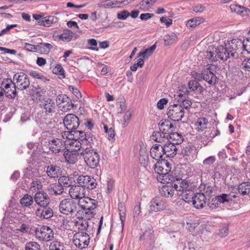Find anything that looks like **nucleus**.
<instances>
[{
    "label": "nucleus",
    "instance_id": "1",
    "mask_svg": "<svg viewBox=\"0 0 250 250\" xmlns=\"http://www.w3.org/2000/svg\"><path fill=\"white\" fill-rule=\"evenodd\" d=\"M80 154L83 156L84 162L89 168L94 169L99 166L100 156L91 147L83 148Z\"/></svg>",
    "mask_w": 250,
    "mask_h": 250
},
{
    "label": "nucleus",
    "instance_id": "2",
    "mask_svg": "<svg viewBox=\"0 0 250 250\" xmlns=\"http://www.w3.org/2000/svg\"><path fill=\"white\" fill-rule=\"evenodd\" d=\"M190 196H192L191 200H181L178 201V203L184 206L188 203L192 202L194 207L197 209L203 208L206 204L207 198L204 193H196L194 194V196L190 195Z\"/></svg>",
    "mask_w": 250,
    "mask_h": 250
},
{
    "label": "nucleus",
    "instance_id": "3",
    "mask_svg": "<svg viewBox=\"0 0 250 250\" xmlns=\"http://www.w3.org/2000/svg\"><path fill=\"white\" fill-rule=\"evenodd\" d=\"M35 236L39 240L48 241L54 237L52 229L47 226H42L40 228H36L34 231Z\"/></svg>",
    "mask_w": 250,
    "mask_h": 250
},
{
    "label": "nucleus",
    "instance_id": "4",
    "mask_svg": "<svg viewBox=\"0 0 250 250\" xmlns=\"http://www.w3.org/2000/svg\"><path fill=\"white\" fill-rule=\"evenodd\" d=\"M77 208V203L73 199L70 198L62 200L59 205L60 212L66 215L76 211Z\"/></svg>",
    "mask_w": 250,
    "mask_h": 250
},
{
    "label": "nucleus",
    "instance_id": "5",
    "mask_svg": "<svg viewBox=\"0 0 250 250\" xmlns=\"http://www.w3.org/2000/svg\"><path fill=\"white\" fill-rule=\"evenodd\" d=\"M13 81L15 83L16 88L20 90L26 89L30 84L28 76L23 72L14 74Z\"/></svg>",
    "mask_w": 250,
    "mask_h": 250
},
{
    "label": "nucleus",
    "instance_id": "6",
    "mask_svg": "<svg viewBox=\"0 0 250 250\" xmlns=\"http://www.w3.org/2000/svg\"><path fill=\"white\" fill-rule=\"evenodd\" d=\"M167 115L171 120L178 122L184 117V111H183V108L181 106L174 104L168 107Z\"/></svg>",
    "mask_w": 250,
    "mask_h": 250
},
{
    "label": "nucleus",
    "instance_id": "7",
    "mask_svg": "<svg viewBox=\"0 0 250 250\" xmlns=\"http://www.w3.org/2000/svg\"><path fill=\"white\" fill-rule=\"evenodd\" d=\"M89 240V236L87 233L79 231L74 235L73 242L77 247L83 249L88 245Z\"/></svg>",
    "mask_w": 250,
    "mask_h": 250
},
{
    "label": "nucleus",
    "instance_id": "8",
    "mask_svg": "<svg viewBox=\"0 0 250 250\" xmlns=\"http://www.w3.org/2000/svg\"><path fill=\"white\" fill-rule=\"evenodd\" d=\"M78 184L83 188L88 190L95 188L97 185L96 180L93 177L88 175H80L77 179Z\"/></svg>",
    "mask_w": 250,
    "mask_h": 250
},
{
    "label": "nucleus",
    "instance_id": "9",
    "mask_svg": "<svg viewBox=\"0 0 250 250\" xmlns=\"http://www.w3.org/2000/svg\"><path fill=\"white\" fill-rule=\"evenodd\" d=\"M231 57L236 58L238 57V51H240L241 47L243 48L244 42L238 39H233L225 44Z\"/></svg>",
    "mask_w": 250,
    "mask_h": 250
},
{
    "label": "nucleus",
    "instance_id": "10",
    "mask_svg": "<svg viewBox=\"0 0 250 250\" xmlns=\"http://www.w3.org/2000/svg\"><path fill=\"white\" fill-rule=\"evenodd\" d=\"M63 123L68 130L77 129L80 125V120L75 114H68L63 119Z\"/></svg>",
    "mask_w": 250,
    "mask_h": 250
},
{
    "label": "nucleus",
    "instance_id": "11",
    "mask_svg": "<svg viewBox=\"0 0 250 250\" xmlns=\"http://www.w3.org/2000/svg\"><path fill=\"white\" fill-rule=\"evenodd\" d=\"M36 204L40 207H47L50 202V199L48 194L43 191L37 192L34 196Z\"/></svg>",
    "mask_w": 250,
    "mask_h": 250
},
{
    "label": "nucleus",
    "instance_id": "12",
    "mask_svg": "<svg viewBox=\"0 0 250 250\" xmlns=\"http://www.w3.org/2000/svg\"><path fill=\"white\" fill-rule=\"evenodd\" d=\"M201 77L210 85H214L218 82V78L211 71L210 66L202 71Z\"/></svg>",
    "mask_w": 250,
    "mask_h": 250
},
{
    "label": "nucleus",
    "instance_id": "13",
    "mask_svg": "<svg viewBox=\"0 0 250 250\" xmlns=\"http://www.w3.org/2000/svg\"><path fill=\"white\" fill-rule=\"evenodd\" d=\"M167 208L165 200L161 197H156L153 199L150 203L149 212H157L164 210Z\"/></svg>",
    "mask_w": 250,
    "mask_h": 250
},
{
    "label": "nucleus",
    "instance_id": "14",
    "mask_svg": "<svg viewBox=\"0 0 250 250\" xmlns=\"http://www.w3.org/2000/svg\"><path fill=\"white\" fill-rule=\"evenodd\" d=\"M69 194L72 199H79L81 200L85 195L84 188L80 185H73L69 190Z\"/></svg>",
    "mask_w": 250,
    "mask_h": 250
},
{
    "label": "nucleus",
    "instance_id": "15",
    "mask_svg": "<svg viewBox=\"0 0 250 250\" xmlns=\"http://www.w3.org/2000/svg\"><path fill=\"white\" fill-rule=\"evenodd\" d=\"M97 201L89 197H83L79 201L78 205L83 210H92L97 207Z\"/></svg>",
    "mask_w": 250,
    "mask_h": 250
},
{
    "label": "nucleus",
    "instance_id": "16",
    "mask_svg": "<svg viewBox=\"0 0 250 250\" xmlns=\"http://www.w3.org/2000/svg\"><path fill=\"white\" fill-rule=\"evenodd\" d=\"M49 144L50 145V149L55 153L63 152L65 149V144L61 139H53Z\"/></svg>",
    "mask_w": 250,
    "mask_h": 250
},
{
    "label": "nucleus",
    "instance_id": "17",
    "mask_svg": "<svg viewBox=\"0 0 250 250\" xmlns=\"http://www.w3.org/2000/svg\"><path fill=\"white\" fill-rule=\"evenodd\" d=\"M34 20H35V24L48 27L53 22H56L57 18V17H55L54 21V17H33V21Z\"/></svg>",
    "mask_w": 250,
    "mask_h": 250
},
{
    "label": "nucleus",
    "instance_id": "18",
    "mask_svg": "<svg viewBox=\"0 0 250 250\" xmlns=\"http://www.w3.org/2000/svg\"><path fill=\"white\" fill-rule=\"evenodd\" d=\"M35 214L38 217L47 219L53 216V211L47 207H40L35 210Z\"/></svg>",
    "mask_w": 250,
    "mask_h": 250
},
{
    "label": "nucleus",
    "instance_id": "19",
    "mask_svg": "<svg viewBox=\"0 0 250 250\" xmlns=\"http://www.w3.org/2000/svg\"><path fill=\"white\" fill-rule=\"evenodd\" d=\"M160 131L166 135L169 134L170 132L175 130V127L168 120H161L159 124Z\"/></svg>",
    "mask_w": 250,
    "mask_h": 250
},
{
    "label": "nucleus",
    "instance_id": "20",
    "mask_svg": "<svg viewBox=\"0 0 250 250\" xmlns=\"http://www.w3.org/2000/svg\"><path fill=\"white\" fill-rule=\"evenodd\" d=\"M150 153L152 158L156 160L162 159L163 155H165L163 146L159 144L153 145L150 149Z\"/></svg>",
    "mask_w": 250,
    "mask_h": 250
},
{
    "label": "nucleus",
    "instance_id": "21",
    "mask_svg": "<svg viewBox=\"0 0 250 250\" xmlns=\"http://www.w3.org/2000/svg\"><path fill=\"white\" fill-rule=\"evenodd\" d=\"M63 156L66 162L70 164H74L78 161V153L76 149H72L71 151L67 149L64 150Z\"/></svg>",
    "mask_w": 250,
    "mask_h": 250
},
{
    "label": "nucleus",
    "instance_id": "22",
    "mask_svg": "<svg viewBox=\"0 0 250 250\" xmlns=\"http://www.w3.org/2000/svg\"><path fill=\"white\" fill-rule=\"evenodd\" d=\"M215 52L216 53V56H217L218 58L220 59L221 60L227 61L231 57L226 45L225 46L220 45L217 48H216Z\"/></svg>",
    "mask_w": 250,
    "mask_h": 250
},
{
    "label": "nucleus",
    "instance_id": "23",
    "mask_svg": "<svg viewBox=\"0 0 250 250\" xmlns=\"http://www.w3.org/2000/svg\"><path fill=\"white\" fill-rule=\"evenodd\" d=\"M174 143L170 142L163 146L164 152L167 157H173L176 154L177 148Z\"/></svg>",
    "mask_w": 250,
    "mask_h": 250
},
{
    "label": "nucleus",
    "instance_id": "24",
    "mask_svg": "<svg viewBox=\"0 0 250 250\" xmlns=\"http://www.w3.org/2000/svg\"><path fill=\"white\" fill-rule=\"evenodd\" d=\"M40 105L44 109V111L46 113H51L54 111L55 104L54 101L50 98H46L42 101Z\"/></svg>",
    "mask_w": 250,
    "mask_h": 250
},
{
    "label": "nucleus",
    "instance_id": "25",
    "mask_svg": "<svg viewBox=\"0 0 250 250\" xmlns=\"http://www.w3.org/2000/svg\"><path fill=\"white\" fill-rule=\"evenodd\" d=\"M230 9L234 14L242 16H249L250 15V10L249 9L238 5H231L230 6Z\"/></svg>",
    "mask_w": 250,
    "mask_h": 250
},
{
    "label": "nucleus",
    "instance_id": "26",
    "mask_svg": "<svg viewBox=\"0 0 250 250\" xmlns=\"http://www.w3.org/2000/svg\"><path fill=\"white\" fill-rule=\"evenodd\" d=\"M46 173L50 178H58L61 173V168L59 166L51 165L47 167Z\"/></svg>",
    "mask_w": 250,
    "mask_h": 250
},
{
    "label": "nucleus",
    "instance_id": "27",
    "mask_svg": "<svg viewBox=\"0 0 250 250\" xmlns=\"http://www.w3.org/2000/svg\"><path fill=\"white\" fill-rule=\"evenodd\" d=\"M75 35V33L69 29L63 30L62 34L57 35L56 38L63 42H69L71 41Z\"/></svg>",
    "mask_w": 250,
    "mask_h": 250
},
{
    "label": "nucleus",
    "instance_id": "28",
    "mask_svg": "<svg viewBox=\"0 0 250 250\" xmlns=\"http://www.w3.org/2000/svg\"><path fill=\"white\" fill-rule=\"evenodd\" d=\"M34 198L28 194H26L20 199V202L23 208H30L34 204Z\"/></svg>",
    "mask_w": 250,
    "mask_h": 250
},
{
    "label": "nucleus",
    "instance_id": "29",
    "mask_svg": "<svg viewBox=\"0 0 250 250\" xmlns=\"http://www.w3.org/2000/svg\"><path fill=\"white\" fill-rule=\"evenodd\" d=\"M74 182L73 178L68 176H62L58 179V182L63 188H71Z\"/></svg>",
    "mask_w": 250,
    "mask_h": 250
},
{
    "label": "nucleus",
    "instance_id": "30",
    "mask_svg": "<svg viewBox=\"0 0 250 250\" xmlns=\"http://www.w3.org/2000/svg\"><path fill=\"white\" fill-rule=\"evenodd\" d=\"M168 140H171V142L174 143L175 145L181 144L184 138L182 135L176 132H171L169 134L167 135Z\"/></svg>",
    "mask_w": 250,
    "mask_h": 250
},
{
    "label": "nucleus",
    "instance_id": "31",
    "mask_svg": "<svg viewBox=\"0 0 250 250\" xmlns=\"http://www.w3.org/2000/svg\"><path fill=\"white\" fill-rule=\"evenodd\" d=\"M48 189L51 194L55 195H61L64 191V188L59 182L50 185Z\"/></svg>",
    "mask_w": 250,
    "mask_h": 250
},
{
    "label": "nucleus",
    "instance_id": "32",
    "mask_svg": "<svg viewBox=\"0 0 250 250\" xmlns=\"http://www.w3.org/2000/svg\"><path fill=\"white\" fill-rule=\"evenodd\" d=\"M178 96L179 98L177 100L178 104H177L183 108V111H184V108L188 109L190 108L192 102L190 100L186 99L185 96L182 94H179Z\"/></svg>",
    "mask_w": 250,
    "mask_h": 250
},
{
    "label": "nucleus",
    "instance_id": "33",
    "mask_svg": "<svg viewBox=\"0 0 250 250\" xmlns=\"http://www.w3.org/2000/svg\"><path fill=\"white\" fill-rule=\"evenodd\" d=\"M146 236L147 239L148 240V242L155 241L154 231L151 226L148 227L145 231L140 235L139 239L140 240H144Z\"/></svg>",
    "mask_w": 250,
    "mask_h": 250
},
{
    "label": "nucleus",
    "instance_id": "34",
    "mask_svg": "<svg viewBox=\"0 0 250 250\" xmlns=\"http://www.w3.org/2000/svg\"><path fill=\"white\" fill-rule=\"evenodd\" d=\"M238 191L239 193L243 195H248L250 197V182H243L239 185L238 188Z\"/></svg>",
    "mask_w": 250,
    "mask_h": 250
},
{
    "label": "nucleus",
    "instance_id": "35",
    "mask_svg": "<svg viewBox=\"0 0 250 250\" xmlns=\"http://www.w3.org/2000/svg\"><path fill=\"white\" fill-rule=\"evenodd\" d=\"M151 138L156 142L162 143L165 142V140H168V136L167 135L159 130V131L153 132Z\"/></svg>",
    "mask_w": 250,
    "mask_h": 250
},
{
    "label": "nucleus",
    "instance_id": "36",
    "mask_svg": "<svg viewBox=\"0 0 250 250\" xmlns=\"http://www.w3.org/2000/svg\"><path fill=\"white\" fill-rule=\"evenodd\" d=\"M161 195L166 197H171L174 193L173 188L170 186H163L160 189Z\"/></svg>",
    "mask_w": 250,
    "mask_h": 250
},
{
    "label": "nucleus",
    "instance_id": "37",
    "mask_svg": "<svg viewBox=\"0 0 250 250\" xmlns=\"http://www.w3.org/2000/svg\"><path fill=\"white\" fill-rule=\"evenodd\" d=\"M139 161L142 167H146L148 166L149 163L148 155L144 149H140Z\"/></svg>",
    "mask_w": 250,
    "mask_h": 250
},
{
    "label": "nucleus",
    "instance_id": "38",
    "mask_svg": "<svg viewBox=\"0 0 250 250\" xmlns=\"http://www.w3.org/2000/svg\"><path fill=\"white\" fill-rule=\"evenodd\" d=\"M118 209L119 212L120 218L121 221L123 230L124 227L126 214V208L125 205L122 202L119 203L118 205Z\"/></svg>",
    "mask_w": 250,
    "mask_h": 250
},
{
    "label": "nucleus",
    "instance_id": "39",
    "mask_svg": "<svg viewBox=\"0 0 250 250\" xmlns=\"http://www.w3.org/2000/svg\"><path fill=\"white\" fill-rule=\"evenodd\" d=\"M213 201L217 202L219 205L228 203L231 201V194L222 193L219 195L216 196Z\"/></svg>",
    "mask_w": 250,
    "mask_h": 250
},
{
    "label": "nucleus",
    "instance_id": "40",
    "mask_svg": "<svg viewBox=\"0 0 250 250\" xmlns=\"http://www.w3.org/2000/svg\"><path fill=\"white\" fill-rule=\"evenodd\" d=\"M53 45L49 43H41L38 45V52L42 54H47L49 53L50 50L53 48Z\"/></svg>",
    "mask_w": 250,
    "mask_h": 250
},
{
    "label": "nucleus",
    "instance_id": "41",
    "mask_svg": "<svg viewBox=\"0 0 250 250\" xmlns=\"http://www.w3.org/2000/svg\"><path fill=\"white\" fill-rule=\"evenodd\" d=\"M204 21V19L202 17H195L188 20L186 24L188 28L194 27Z\"/></svg>",
    "mask_w": 250,
    "mask_h": 250
},
{
    "label": "nucleus",
    "instance_id": "42",
    "mask_svg": "<svg viewBox=\"0 0 250 250\" xmlns=\"http://www.w3.org/2000/svg\"><path fill=\"white\" fill-rule=\"evenodd\" d=\"M189 89L192 91L201 93L203 91V87L199 84L198 82L195 80L190 81L188 83Z\"/></svg>",
    "mask_w": 250,
    "mask_h": 250
},
{
    "label": "nucleus",
    "instance_id": "43",
    "mask_svg": "<svg viewBox=\"0 0 250 250\" xmlns=\"http://www.w3.org/2000/svg\"><path fill=\"white\" fill-rule=\"evenodd\" d=\"M156 44H154L152 45L150 47L146 48L143 51L140 52L138 54V57H142L143 58L145 59L146 58H148V57L150 56L153 52L154 51L155 49H156Z\"/></svg>",
    "mask_w": 250,
    "mask_h": 250
},
{
    "label": "nucleus",
    "instance_id": "44",
    "mask_svg": "<svg viewBox=\"0 0 250 250\" xmlns=\"http://www.w3.org/2000/svg\"><path fill=\"white\" fill-rule=\"evenodd\" d=\"M1 86L4 92L8 93V89L16 87L15 83L11 80V79H6L3 80L1 83Z\"/></svg>",
    "mask_w": 250,
    "mask_h": 250
},
{
    "label": "nucleus",
    "instance_id": "45",
    "mask_svg": "<svg viewBox=\"0 0 250 250\" xmlns=\"http://www.w3.org/2000/svg\"><path fill=\"white\" fill-rule=\"evenodd\" d=\"M208 123L207 119L205 118H199L195 123L196 129L199 131H203L207 127Z\"/></svg>",
    "mask_w": 250,
    "mask_h": 250
},
{
    "label": "nucleus",
    "instance_id": "46",
    "mask_svg": "<svg viewBox=\"0 0 250 250\" xmlns=\"http://www.w3.org/2000/svg\"><path fill=\"white\" fill-rule=\"evenodd\" d=\"M154 170L159 174L162 175L163 177H166L168 174V172L170 171V169H166L162 167L159 164V162L157 163L154 165Z\"/></svg>",
    "mask_w": 250,
    "mask_h": 250
},
{
    "label": "nucleus",
    "instance_id": "47",
    "mask_svg": "<svg viewBox=\"0 0 250 250\" xmlns=\"http://www.w3.org/2000/svg\"><path fill=\"white\" fill-rule=\"evenodd\" d=\"M64 72V70L61 64H57L55 67L52 70L53 73L59 75V78L60 79L65 78Z\"/></svg>",
    "mask_w": 250,
    "mask_h": 250
},
{
    "label": "nucleus",
    "instance_id": "48",
    "mask_svg": "<svg viewBox=\"0 0 250 250\" xmlns=\"http://www.w3.org/2000/svg\"><path fill=\"white\" fill-rule=\"evenodd\" d=\"M24 250H41V246L35 241H29L26 243Z\"/></svg>",
    "mask_w": 250,
    "mask_h": 250
},
{
    "label": "nucleus",
    "instance_id": "49",
    "mask_svg": "<svg viewBox=\"0 0 250 250\" xmlns=\"http://www.w3.org/2000/svg\"><path fill=\"white\" fill-rule=\"evenodd\" d=\"M177 38L176 35L174 33H172L170 35H166L164 37L165 43L167 45H171L177 40Z\"/></svg>",
    "mask_w": 250,
    "mask_h": 250
},
{
    "label": "nucleus",
    "instance_id": "50",
    "mask_svg": "<svg viewBox=\"0 0 250 250\" xmlns=\"http://www.w3.org/2000/svg\"><path fill=\"white\" fill-rule=\"evenodd\" d=\"M180 191H182L183 193L190 192L192 193V191H190L188 181L186 180H182L180 178V181L179 182Z\"/></svg>",
    "mask_w": 250,
    "mask_h": 250
},
{
    "label": "nucleus",
    "instance_id": "51",
    "mask_svg": "<svg viewBox=\"0 0 250 250\" xmlns=\"http://www.w3.org/2000/svg\"><path fill=\"white\" fill-rule=\"evenodd\" d=\"M70 102V98L66 95H59L56 98L57 105L60 108V105H62L65 103Z\"/></svg>",
    "mask_w": 250,
    "mask_h": 250
},
{
    "label": "nucleus",
    "instance_id": "52",
    "mask_svg": "<svg viewBox=\"0 0 250 250\" xmlns=\"http://www.w3.org/2000/svg\"><path fill=\"white\" fill-rule=\"evenodd\" d=\"M64 246L63 243L54 241L51 243L49 250H64Z\"/></svg>",
    "mask_w": 250,
    "mask_h": 250
},
{
    "label": "nucleus",
    "instance_id": "53",
    "mask_svg": "<svg viewBox=\"0 0 250 250\" xmlns=\"http://www.w3.org/2000/svg\"><path fill=\"white\" fill-rule=\"evenodd\" d=\"M29 75L30 76L36 79H41L43 82L49 81V79L44 76L42 74L39 73L37 71L31 70L29 72Z\"/></svg>",
    "mask_w": 250,
    "mask_h": 250
},
{
    "label": "nucleus",
    "instance_id": "54",
    "mask_svg": "<svg viewBox=\"0 0 250 250\" xmlns=\"http://www.w3.org/2000/svg\"><path fill=\"white\" fill-rule=\"evenodd\" d=\"M77 105L72 103V100L70 99V102L69 101V103H65L62 104V105H60V109L63 112H67L74 107H76Z\"/></svg>",
    "mask_w": 250,
    "mask_h": 250
},
{
    "label": "nucleus",
    "instance_id": "55",
    "mask_svg": "<svg viewBox=\"0 0 250 250\" xmlns=\"http://www.w3.org/2000/svg\"><path fill=\"white\" fill-rule=\"evenodd\" d=\"M141 203L135 206L133 210V222L137 223L139 220V216L141 212Z\"/></svg>",
    "mask_w": 250,
    "mask_h": 250
},
{
    "label": "nucleus",
    "instance_id": "56",
    "mask_svg": "<svg viewBox=\"0 0 250 250\" xmlns=\"http://www.w3.org/2000/svg\"><path fill=\"white\" fill-rule=\"evenodd\" d=\"M49 113H45L44 115L42 116L41 123V124L45 125H51L53 124L52 120L50 118Z\"/></svg>",
    "mask_w": 250,
    "mask_h": 250
},
{
    "label": "nucleus",
    "instance_id": "57",
    "mask_svg": "<svg viewBox=\"0 0 250 250\" xmlns=\"http://www.w3.org/2000/svg\"><path fill=\"white\" fill-rule=\"evenodd\" d=\"M16 87H14V88H9L8 89V93L7 94L6 92H4L5 95V99L6 98H8L10 99H14L16 96L17 95V92L16 90Z\"/></svg>",
    "mask_w": 250,
    "mask_h": 250
},
{
    "label": "nucleus",
    "instance_id": "58",
    "mask_svg": "<svg viewBox=\"0 0 250 250\" xmlns=\"http://www.w3.org/2000/svg\"><path fill=\"white\" fill-rule=\"evenodd\" d=\"M75 225L79 226V229L82 230L81 231H83V230L87 229V228L88 227V222L84 219L82 220L81 222L76 221L75 222Z\"/></svg>",
    "mask_w": 250,
    "mask_h": 250
},
{
    "label": "nucleus",
    "instance_id": "59",
    "mask_svg": "<svg viewBox=\"0 0 250 250\" xmlns=\"http://www.w3.org/2000/svg\"><path fill=\"white\" fill-rule=\"evenodd\" d=\"M215 161L216 158L215 156H211L205 159L203 161V164L206 166V168H209L210 166L213 164Z\"/></svg>",
    "mask_w": 250,
    "mask_h": 250
},
{
    "label": "nucleus",
    "instance_id": "60",
    "mask_svg": "<svg viewBox=\"0 0 250 250\" xmlns=\"http://www.w3.org/2000/svg\"><path fill=\"white\" fill-rule=\"evenodd\" d=\"M68 138L70 140H79V134L80 130L77 129L69 130Z\"/></svg>",
    "mask_w": 250,
    "mask_h": 250
},
{
    "label": "nucleus",
    "instance_id": "61",
    "mask_svg": "<svg viewBox=\"0 0 250 250\" xmlns=\"http://www.w3.org/2000/svg\"><path fill=\"white\" fill-rule=\"evenodd\" d=\"M144 65V60L143 59L140 58L137 60V62L134 63L133 65L130 67L131 71H136L138 67H142Z\"/></svg>",
    "mask_w": 250,
    "mask_h": 250
},
{
    "label": "nucleus",
    "instance_id": "62",
    "mask_svg": "<svg viewBox=\"0 0 250 250\" xmlns=\"http://www.w3.org/2000/svg\"><path fill=\"white\" fill-rule=\"evenodd\" d=\"M87 42L89 45L91 46V47H89V49L96 51H98L99 50V48L97 47L98 43L95 39H89L87 41Z\"/></svg>",
    "mask_w": 250,
    "mask_h": 250
},
{
    "label": "nucleus",
    "instance_id": "63",
    "mask_svg": "<svg viewBox=\"0 0 250 250\" xmlns=\"http://www.w3.org/2000/svg\"><path fill=\"white\" fill-rule=\"evenodd\" d=\"M206 57L208 59L210 60L211 62H213L217 61V56H216V53H214L211 51L208 50L207 52Z\"/></svg>",
    "mask_w": 250,
    "mask_h": 250
},
{
    "label": "nucleus",
    "instance_id": "64",
    "mask_svg": "<svg viewBox=\"0 0 250 250\" xmlns=\"http://www.w3.org/2000/svg\"><path fill=\"white\" fill-rule=\"evenodd\" d=\"M242 68L246 71L250 72V58L249 59H245L242 64Z\"/></svg>",
    "mask_w": 250,
    "mask_h": 250
}]
</instances>
